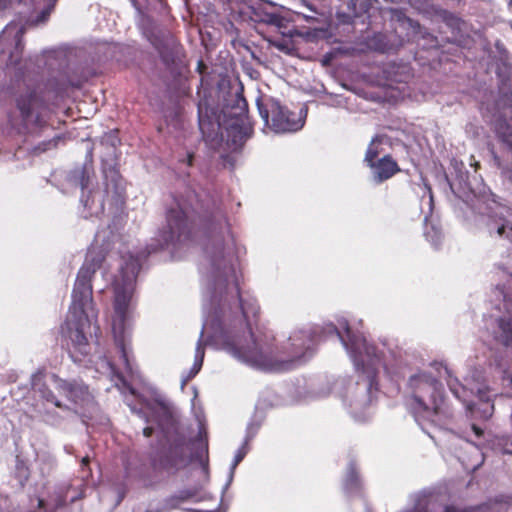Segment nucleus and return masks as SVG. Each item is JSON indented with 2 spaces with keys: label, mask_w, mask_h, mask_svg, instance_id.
Wrapping results in <instances>:
<instances>
[{
  "label": "nucleus",
  "mask_w": 512,
  "mask_h": 512,
  "mask_svg": "<svg viewBox=\"0 0 512 512\" xmlns=\"http://www.w3.org/2000/svg\"><path fill=\"white\" fill-rule=\"evenodd\" d=\"M203 230L202 256L199 273L203 284V324L196 344L194 363L182 378V388L201 370L204 346L223 350L246 365L266 364L271 357L267 344L260 350H245L244 318L250 311L255 315V301L243 303L235 269L234 238L224 210L205 191L186 186L171 195L166 209V226L158 238L136 254L121 257L119 273L115 276L112 331L115 345L126 371L133 375L129 358V333L126 322L136 278L142 263L158 250L176 248L192 239L193 229Z\"/></svg>",
  "instance_id": "1"
},
{
  "label": "nucleus",
  "mask_w": 512,
  "mask_h": 512,
  "mask_svg": "<svg viewBox=\"0 0 512 512\" xmlns=\"http://www.w3.org/2000/svg\"><path fill=\"white\" fill-rule=\"evenodd\" d=\"M244 304L248 301H255V315L250 311L248 318H244L246 343L245 350H260L261 346L267 344L271 350L270 360L266 364L250 365L256 368H273L278 371L293 370L307 361L316 353L317 345L322 340L323 334L335 335L349 354L355 369L361 373L357 381V394L350 401V413L357 421H364L368 408L378 392L377 375L380 368L395 383L404 377V370L398 360L396 352L388 349L383 343L381 348L370 344L362 333L353 331L345 318L338 320V326L329 323L324 328L306 327L293 331L287 341L278 347L274 344L273 332L264 327H256L255 331L249 323L250 317H256L259 306L254 297L244 298L240 292Z\"/></svg>",
  "instance_id": "2"
},
{
  "label": "nucleus",
  "mask_w": 512,
  "mask_h": 512,
  "mask_svg": "<svg viewBox=\"0 0 512 512\" xmlns=\"http://www.w3.org/2000/svg\"><path fill=\"white\" fill-rule=\"evenodd\" d=\"M108 245L103 244L101 250L92 247L88 250L85 261L78 271L72 290V303L69 314L62 326L63 333L71 340L75 352L83 357L89 356L87 334H95L98 339L100 328L96 323L97 311L93 303L92 278L101 267L105 255L103 250Z\"/></svg>",
  "instance_id": "3"
},
{
  "label": "nucleus",
  "mask_w": 512,
  "mask_h": 512,
  "mask_svg": "<svg viewBox=\"0 0 512 512\" xmlns=\"http://www.w3.org/2000/svg\"><path fill=\"white\" fill-rule=\"evenodd\" d=\"M248 104L241 93H230L222 108L211 105L207 99L198 104V125L203 140L218 144L222 140L221 127L225 126L227 142L234 149H240L252 136V127L247 121Z\"/></svg>",
  "instance_id": "4"
},
{
  "label": "nucleus",
  "mask_w": 512,
  "mask_h": 512,
  "mask_svg": "<svg viewBox=\"0 0 512 512\" xmlns=\"http://www.w3.org/2000/svg\"><path fill=\"white\" fill-rule=\"evenodd\" d=\"M128 405L132 413L146 423L156 424L160 447L152 456L153 467L170 471L183 466L186 463V437L179 431L169 404L159 399L139 398L137 403Z\"/></svg>",
  "instance_id": "5"
},
{
  "label": "nucleus",
  "mask_w": 512,
  "mask_h": 512,
  "mask_svg": "<svg viewBox=\"0 0 512 512\" xmlns=\"http://www.w3.org/2000/svg\"><path fill=\"white\" fill-rule=\"evenodd\" d=\"M93 147L88 146L85 163L80 167L70 170L66 176L67 182L72 187H80L82 195L80 202L87 211L85 218L99 216L104 212L105 197L114 205L123 202L124 182L115 164L103 161L102 172L104 177V190L91 189L94 170L92 167Z\"/></svg>",
  "instance_id": "6"
},
{
  "label": "nucleus",
  "mask_w": 512,
  "mask_h": 512,
  "mask_svg": "<svg viewBox=\"0 0 512 512\" xmlns=\"http://www.w3.org/2000/svg\"><path fill=\"white\" fill-rule=\"evenodd\" d=\"M407 388L411 394L409 409L428 435L430 432L425 428L426 423L443 428L452 419L453 411L443 397L442 384L431 373L410 375Z\"/></svg>",
  "instance_id": "7"
},
{
  "label": "nucleus",
  "mask_w": 512,
  "mask_h": 512,
  "mask_svg": "<svg viewBox=\"0 0 512 512\" xmlns=\"http://www.w3.org/2000/svg\"><path fill=\"white\" fill-rule=\"evenodd\" d=\"M449 186L455 196L462 199L476 213L487 216V229L492 235L507 238L512 243V208L502 205L495 200V196L482 190L476 192L468 182L461 178L457 183L450 182Z\"/></svg>",
  "instance_id": "8"
},
{
  "label": "nucleus",
  "mask_w": 512,
  "mask_h": 512,
  "mask_svg": "<svg viewBox=\"0 0 512 512\" xmlns=\"http://www.w3.org/2000/svg\"><path fill=\"white\" fill-rule=\"evenodd\" d=\"M13 101L10 121L17 122L24 132L35 133L48 125L51 109L44 90L27 86L14 94Z\"/></svg>",
  "instance_id": "9"
},
{
  "label": "nucleus",
  "mask_w": 512,
  "mask_h": 512,
  "mask_svg": "<svg viewBox=\"0 0 512 512\" xmlns=\"http://www.w3.org/2000/svg\"><path fill=\"white\" fill-rule=\"evenodd\" d=\"M495 274L498 283L493 296L497 302L495 308L499 315L495 316L494 338L504 346L512 347V272L502 265H497Z\"/></svg>",
  "instance_id": "10"
},
{
  "label": "nucleus",
  "mask_w": 512,
  "mask_h": 512,
  "mask_svg": "<svg viewBox=\"0 0 512 512\" xmlns=\"http://www.w3.org/2000/svg\"><path fill=\"white\" fill-rule=\"evenodd\" d=\"M447 374V385L451 393L461 401L471 416L477 419L488 420L494 413V403L491 400L486 387H467L458 378L454 377L447 367H444Z\"/></svg>",
  "instance_id": "11"
},
{
  "label": "nucleus",
  "mask_w": 512,
  "mask_h": 512,
  "mask_svg": "<svg viewBox=\"0 0 512 512\" xmlns=\"http://www.w3.org/2000/svg\"><path fill=\"white\" fill-rule=\"evenodd\" d=\"M256 105L265 125L276 133L296 132L304 126V120L295 112L272 97H259Z\"/></svg>",
  "instance_id": "12"
},
{
  "label": "nucleus",
  "mask_w": 512,
  "mask_h": 512,
  "mask_svg": "<svg viewBox=\"0 0 512 512\" xmlns=\"http://www.w3.org/2000/svg\"><path fill=\"white\" fill-rule=\"evenodd\" d=\"M50 380L59 394L65 396L75 406L86 408L92 403L93 396L82 380L62 379L56 374H52Z\"/></svg>",
  "instance_id": "13"
},
{
  "label": "nucleus",
  "mask_w": 512,
  "mask_h": 512,
  "mask_svg": "<svg viewBox=\"0 0 512 512\" xmlns=\"http://www.w3.org/2000/svg\"><path fill=\"white\" fill-rule=\"evenodd\" d=\"M25 31V26L16 22H10L2 31L0 45H4L7 48L13 47V49L9 50V62L11 64H17L23 52V35Z\"/></svg>",
  "instance_id": "14"
},
{
  "label": "nucleus",
  "mask_w": 512,
  "mask_h": 512,
  "mask_svg": "<svg viewBox=\"0 0 512 512\" xmlns=\"http://www.w3.org/2000/svg\"><path fill=\"white\" fill-rule=\"evenodd\" d=\"M250 19L258 24H265L276 27L282 34L281 29L285 26V18L278 12L275 4L269 1H261L250 6Z\"/></svg>",
  "instance_id": "15"
},
{
  "label": "nucleus",
  "mask_w": 512,
  "mask_h": 512,
  "mask_svg": "<svg viewBox=\"0 0 512 512\" xmlns=\"http://www.w3.org/2000/svg\"><path fill=\"white\" fill-rule=\"evenodd\" d=\"M45 374L42 372H36L31 376V387L36 395H38L42 400L47 403L53 404L54 407L63 409L65 411H70V408L67 405H63L57 397L54 395L53 391L47 386L45 380Z\"/></svg>",
  "instance_id": "16"
},
{
  "label": "nucleus",
  "mask_w": 512,
  "mask_h": 512,
  "mask_svg": "<svg viewBox=\"0 0 512 512\" xmlns=\"http://www.w3.org/2000/svg\"><path fill=\"white\" fill-rule=\"evenodd\" d=\"M369 167L372 170V178L376 184L388 180L399 171L398 164L389 155L383 156L370 164Z\"/></svg>",
  "instance_id": "17"
},
{
  "label": "nucleus",
  "mask_w": 512,
  "mask_h": 512,
  "mask_svg": "<svg viewBox=\"0 0 512 512\" xmlns=\"http://www.w3.org/2000/svg\"><path fill=\"white\" fill-rule=\"evenodd\" d=\"M260 425H261L260 422L251 421L250 423H248L247 428H246V436L244 439V443L235 453L234 459L231 463L228 480H227V483H226L223 491H225L231 484L233 477H234V471H235L236 467L239 465V463L246 456V454L248 452V443L255 437V435L257 434V432L260 428Z\"/></svg>",
  "instance_id": "18"
},
{
  "label": "nucleus",
  "mask_w": 512,
  "mask_h": 512,
  "mask_svg": "<svg viewBox=\"0 0 512 512\" xmlns=\"http://www.w3.org/2000/svg\"><path fill=\"white\" fill-rule=\"evenodd\" d=\"M497 135L501 142L505 145L506 149L511 153L512 155V129L507 123L499 124L497 127ZM493 154V160L495 162V165L502 169L503 175H505L508 179L512 181V168L509 167H503L500 157L492 152Z\"/></svg>",
  "instance_id": "19"
},
{
  "label": "nucleus",
  "mask_w": 512,
  "mask_h": 512,
  "mask_svg": "<svg viewBox=\"0 0 512 512\" xmlns=\"http://www.w3.org/2000/svg\"><path fill=\"white\" fill-rule=\"evenodd\" d=\"M362 482L358 474L356 463L351 460L348 464L343 481V490L348 496L358 495L361 492Z\"/></svg>",
  "instance_id": "20"
},
{
  "label": "nucleus",
  "mask_w": 512,
  "mask_h": 512,
  "mask_svg": "<svg viewBox=\"0 0 512 512\" xmlns=\"http://www.w3.org/2000/svg\"><path fill=\"white\" fill-rule=\"evenodd\" d=\"M35 462L42 476L49 475L56 467L55 457L46 450H40L36 453Z\"/></svg>",
  "instance_id": "21"
},
{
  "label": "nucleus",
  "mask_w": 512,
  "mask_h": 512,
  "mask_svg": "<svg viewBox=\"0 0 512 512\" xmlns=\"http://www.w3.org/2000/svg\"><path fill=\"white\" fill-rule=\"evenodd\" d=\"M13 477L17 480L20 488H23L30 477V469L26 461L16 457Z\"/></svg>",
  "instance_id": "22"
},
{
  "label": "nucleus",
  "mask_w": 512,
  "mask_h": 512,
  "mask_svg": "<svg viewBox=\"0 0 512 512\" xmlns=\"http://www.w3.org/2000/svg\"><path fill=\"white\" fill-rule=\"evenodd\" d=\"M198 493L199 489L196 487L182 489L167 499V505L176 508L179 503L195 498Z\"/></svg>",
  "instance_id": "23"
},
{
  "label": "nucleus",
  "mask_w": 512,
  "mask_h": 512,
  "mask_svg": "<svg viewBox=\"0 0 512 512\" xmlns=\"http://www.w3.org/2000/svg\"><path fill=\"white\" fill-rule=\"evenodd\" d=\"M424 235L426 239L431 243V245L438 249L442 243V232L441 230L434 224H428V218L425 217V230Z\"/></svg>",
  "instance_id": "24"
},
{
  "label": "nucleus",
  "mask_w": 512,
  "mask_h": 512,
  "mask_svg": "<svg viewBox=\"0 0 512 512\" xmlns=\"http://www.w3.org/2000/svg\"><path fill=\"white\" fill-rule=\"evenodd\" d=\"M64 137L62 135H56L54 136L52 139L50 140H47V141H43L41 143H39L35 148H34V151L36 153H43V152H46L48 150H51L53 148H57V146L59 145V143L61 142H64Z\"/></svg>",
  "instance_id": "25"
},
{
  "label": "nucleus",
  "mask_w": 512,
  "mask_h": 512,
  "mask_svg": "<svg viewBox=\"0 0 512 512\" xmlns=\"http://www.w3.org/2000/svg\"><path fill=\"white\" fill-rule=\"evenodd\" d=\"M378 143H379V138H378V136H376L372 139L371 143L369 144V146L367 148V151L365 154V159H364L367 166H369L370 164L377 161L376 158L379 156Z\"/></svg>",
  "instance_id": "26"
},
{
  "label": "nucleus",
  "mask_w": 512,
  "mask_h": 512,
  "mask_svg": "<svg viewBox=\"0 0 512 512\" xmlns=\"http://www.w3.org/2000/svg\"><path fill=\"white\" fill-rule=\"evenodd\" d=\"M101 143L103 145H107L111 148H116V146L120 143V139L118 137V131L117 130H111L108 133H105L101 137Z\"/></svg>",
  "instance_id": "27"
},
{
  "label": "nucleus",
  "mask_w": 512,
  "mask_h": 512,
  "mask_svg": "<svg viewBox=\"0 0 512 512\" xmlns=\"http://www.w3.org/2000/svg\"><path fill=\"white\" fill-rule=\"evenodd\" d=\"M94 358L102 359L104 364L106 365L107 369L110 371V373L117 374L118 378L123 382L124 385H126L123 377L116 372L114 365L112 364V362L110 360L107 359V357L105 355H101V354L91 355L90 358L88 359V362L94 363L95 362Z\"/></svg>",
  "instance_id": "28"
},
{
  "label": "nucleus",
  "mask_w": 512,
  "mask_h": 512,
  "mask_svg": "<svg viewBox=\"0 0 512 512\" xmlns=\"http://www.w3.org/2000/svg\"><path fill=\"white\" fill-rule=\"evenodd\" d=\"M42 418H43L44 422H46L47 424L52 425V426L60 425L63 420V418L60 415H58L56 412L50 411V410H46L43 413Z\"/></svg>",
  "instance_id": "29"
},
{
  "label": "nucleus",
  "mask_w": 512,
  "mask_h": 512,
  "mask_svg": "<svg viewBox=\"0 0 512 512\" xmlns=\"http://www.w3.org/2000/svg\"><path fill=\"white\" fill-rule=\"evenodd\" d=\"M85 79H77V80H67V82H64L62 83L57 89H56V94H61L63 93L64 91L67 90L68 87H73V88H80L83 81Z\"/></svg>",
  "instance_id": "30"
},
{
  "label": "nucleus",
  "mask_w": 512,
  "mask_h": 512,
  "mask_svg": "<svg viewBox=\"0 0 512 512\" xmlns=\"http://www.w3.org/2000/svg\"><path fill=\"white\" fill-rule=\"evenodd\" d=\"M443 20L451 28H453V29L459 28L460 19L455 14L445 11Z\"/></svg>",
  "instance_id": "31"
},
{
  "label": "nucleus",
  "mask_w": 512,
  "mask_h": 512,
  "mask_svg": "<svg viewBox=\"0 0 512 512\" xmlns=\"http://www.w3.org/2000/svg\"><path fill=\"white\" fill-rule=\"evenodd\" d=\"M307 8L313 13V14H305L304 12H297L299 16H302L307 22L314 23L317 22L318 19L315 16L317 12L312 8V6L309 4L307 5Z\"/></svg>",
  "instance_id": "32"
},
{
  "label": "nucleus",
  "mask_w": 512,
  "mask_h": 512,
  "mask_svg": "<svg viewBox=\"0 0 512 512\" xmlns=\"http://www.w3.org/2000/svg\"><path fill=\"white\" fill-rule=\"evenodd\" d=\"M177 54H178L177 50H173L171 52H165V51L160 52L161 58H162L163 62L166 64L174 62Z\"/></svg>",
  "instance_id": "33"
},
{
  "label": "nucleus",
  "mask_w": 512,
  "mask_h": 512,
  "mask_svg": "<svg viewBox=\"0 0 512 512\" xmlns=\"http://www.w3.org/2000/svg\"><path fill=\"white\" fill-rule=\"evenodd\" d=\"M495 48L498 51V53L501 54V55H504L507 52L506 49H505L504 44L502 42H500V41H497L495 43Z\"/></svg>",
  "instance_id": "34"
},
{
  "label": "nucleus",
  "mask_w": 512,
  "mask_h": 512,
  "mask_svg": "<svg viewBox=\"0 0 512 512\" xmlns=\"http://www.w3.org/2000/svg\"><path fill=\"white\" fill-rule=\"evenodd\" d=\"M154 426L153 425H150V426H147L143 429V434L145 437H151L154 433Z\"/></svg>",
  "instance_id": "35"
},
{
  "label": "nucleus",
  "mask_w": 512,
  "mask_h": 512,
  "mask_svg": "<svg viewBox=\"0 0 512 512\" xmlns=\"http://www.w3.org/2000/svg\"><path fill=\"white\" fill-rule=\"evenodd\" d=\"M192 161H193V154L192 153H187L185 158L182 160V162L184 164H186V166H188V167L192 165Z\"/></svg>",
  "instance_id": "36"
},
{
  "label": "nucleus",
  "mask_w": 512,
  "mask_h": 512,
  "mask_svg": "<svg viewBox=\"0 0 512 512\" xmlns=\"http://www.w3.org/2000/svg\"><path fill=\"white\" fill-rule=\"evenodd\" d=\"M503 379L509 382V385L512 386V373L508 370L503 371Z\"/></svg>",
  "instance_id": "37"
},
{
  "label": "nucleus",
  "mask_w": 512,
  "mask_h": 512,
  "mask_svg": "<svg viewBox=\"0 0 512 512\" xmlns=\"http://www.w3.org/2000/svg\"><path fill=\"white\" fill-rule=\"evenodd\" d=\"M89 463H90V457L89 456L83 457L80 462L81 469L84 470L86 467H88Z\"/></svg>",
  "instance_id": "38"
},
{
  "label": "nucleus",
  "mask_w": 512,
  "mask_h": 512,
  "mask_svg": "<svg viewBox=\"0 0 512 512\" xmlns=\"http://www.w3.org/2000/svg\"><path fill=\"white\" fill-rule=\"evenodd\" d=\"M472 429H473L475 435L478 436V437L480 435H482V433H483L482 429L480 427L476 426V425H472Z\"/></svg>",
  "instance_id": "39"
},
{
  "label": "nucleus",
  "mask_w": 512,
  "mask_h": 512,
  "mask_svg": "<svg viewBox=\"0 0 512 512\" xmlns=\"http://www.w3.org/2000/svg\"><path fill=\"white\" fill-rule=\"evenodd\" d=\"M101 234H102V233H101L100 231H98V232L96 233V235H95V241H96V243H98V242L100 241L101 236H102Z\"/></svg>",
  "instance_id": "40"
},
{
  "label": "nucleus",
  "mask_w": 512,
  "mask_h": 512,
  "mask_svg": "<svg viewBox=\"0 0 512 512\" xmlns=\"http://www.w3.org/2000/svg\"><path fill=\"white\" fill-rule=\"evenodd\" d=\"M71 357H72V359H73L75 362H77V361L81 362V361H82V359H81V358H79L78 356H76L74 353H71Z\"/></svg>",
  "instance_id": "41"
},
{
  "label": "nucleus",
  "mask_w": 512,
  "mask_h": 512,
  "mask_svg": "<svg viewBox=\"0 0 512 512\" xmlns=\"http://www.w3.org/2000/svg\"><path fill=\"white\" fill-rule=\"evenodd\" d=\"M72 449L73 447L72 446H65V451L69 454H72Z\"/></svg>",
  "instance_id": "42"
},
{
  "label": "nucleus",
  "mask_w": 512,
  "mask_h": 512,
  "mask_svg": "<svg viewBox=\"0 0 512 512\" xmlns=\"http://www.w3.org/2000/svg\"><path fill=\"white\" fill-rule=\"evenodd\" d=\"M275 46L277 48H279L280 50H282V51L284 50V45L282 43H280V42L279 43H275Z\"/></svg>",
  "instance_id": "43"
},
{
  "label": "nucleus",
  "mask_w": 512,
  "mask_h": 512,
  "mask_svg": "<svg viewBox=\"0 0 512 512\" xmlns=\"http://www.w3.org/2000/svg\"><path fill=\"white\" fill-rule=\"evenodd\" d=\"M409 75H406L404 77H400L399 79H395L396 81H399V82H403V81H406V78H408Z\"/></svg>",
  "instance_id": "44"
},
{
  "label": "nucleus",
  "mask_w": 512,
  "mask_h": 512,
  "mask_svg": "<svg viewBox=\"0 0 512 512\" xmlns=\"http://www.w3.org/2000/svg\"><path fill=\"white\" fill-rule=\"evenodd\" d=\"M203 471H204L205 474L208 473V467H207L206 464H203Z\"/></svg>",
  "instance_id": "45"
},
{
  "label": "nucleus",
  "mask_w": 512,
  "mask_h": 512,
  "mask_svg": "<svg viewBox=\"0 0 512 512\" xmlns=\"http://www.w3.org/2000/svg\"><path fill=\"white\" fill-rule=\"evenodd\" d=\"M43 503H44V501H43L42 499H39V500H38V505H39V507H42V506H43Z\"/></svg>",
  "instance_id": "46"
},
{
  "label": "nucleus",
  "mask_w": 512,
  "mask_h": 512,
  "mask_svg": "<svg viewBox=\"0 0 512 512\" xmlns=\"http://www.w3.org/2000/svg\"><path fill=\"white\" fill-rule=\"evenodd\" d=\"M187 512H200L198 510H194V509H185Z\"/></svg>",
  "instance_id": "47"
},
{
  "label": "nucleus",
  "mask_w": 512,
  "mask_h": 512,
  "mask_svg": "<svg viewBox=\"0 0 512 512\" xmlns=\"http://www.w3.org/2000/svg\"><path fill=\"white\" fill-rule=\"evenodd\" d=\"M129 390H130V392H131V394H132V395H135V391H134V389H133V388H131V387H130V388H129Z\"/></svg>",
  "instance_id": "48"
},
{
  "label": "nucleus",
  "mask_w": 512,
  "mask_h": 512,
  "mask_svg": "<svg viewBox=\"0 0 512 512\" xmlns=\"http://www.w3.org/2000/svg\"><path fill=\"white\" fill-rule=\"evenodd\" d=\"M202 456H203V451L200 452V454L198 455L199 459L202 461Z\"/></svg>",
  "instance_id": "49"
},
{
  "label": "nucleus",
  "mask_w": 512,
  "mask_h": 512,
  "mask_svg": "<svg viewBox=\"0 0 512 512\" xmlns=\"http://www.w3.org/2000/svg\"><path fill=\"white\" fill-rule=\"evenodd\" d=\"M509 7L512 8V0H509Z\"/></svg>",
  "instance_id": "50"
}]
</instances>
